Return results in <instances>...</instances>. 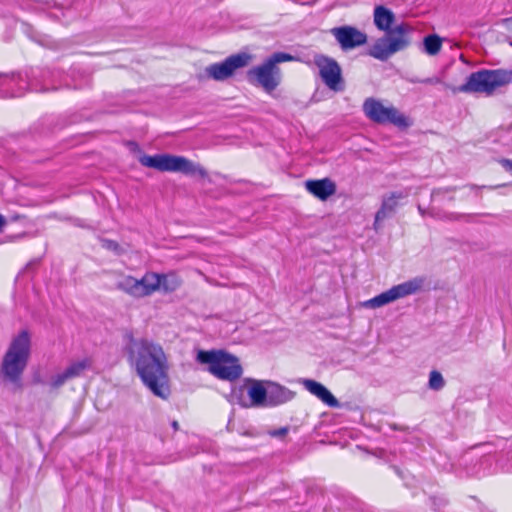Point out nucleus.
<instances>
[{
  "mask_svg": "<svg viewBox=\"0 0 512 512\" xmlns=\"http://www.w3.org/2000/svg\"><path fill=\"white\" fill-rule=\"evenodd\" d=\"M123 343L128 362L135 368L144 385L154 395L167 399L170 395L168 366L162 347L145 338L136 339L129 329L123 334Z\"/></svg>",
  "mask_w": 512,
  "mask_h": 512,
  "instance_id": "nucleus-1",
  "label": "nucleus"
},
{
  "mask_svg": "<svg viewBox=\"0 0 512 512\" xmlns=\"http://www.w3.org/2000/svg\"><path fill=\"white\" fill-rule=\"evenodd\" d=\"M31 355V335L28 330H21L14 336L5 352L0 376L4 383L11 385L13 392L22 390V376L27 368Z\"/></svg>",
  "mask_w": 512,
  "mask_h": 512,
  "instance_id": "nucleus-2",
  "label": "nucleus"
},
{
  "mask_svg": "<svg viewBox=\"0 0 512 512\" xmlns=\"http://www.w3.org/2000/svg\"><path fill=\"white\" fill-rule=\"evenodd\" d=\"M512 83V69H481L472 72L466 82L453 88V92L480 93L492 96L494 92Z\"/></svg>",
  "mask_w": 512,
  "mask_h": 512,
  "instance_id": "nucleus-3",
  "label": "nucleus"
},
{
  "mask_svg": "<svg viewBox=\"0 0 512 512\" xmlns=\"http://www.w3.org/2000/svg\"><path fill=\"white\" fill-rule=\"evenodd\" d=\"M294 57L285 52L273 53L262 64L247 72L250 84L263 88L267 93L274 91L281 83V70L277 64L292 61Z\"/></svg>",
  "mask_w": 512,
  "mask_h": 512,
  "instance_id": "nucleus-4",
  "label": "nucleus"
},
{
  "mask_svg": "<svg viewBox=\"0 0 512 512\" xmlns=\"http://www.w3.org/2000/svg\"><path fill=\"white\" fill-rule=\"evenodd\" d=\"M196 360L201 364H208V371L221 380L234 381L243 373L238 358L223 350H199Z\"/></svg>",
  "mask_w": 512,
  "mask_h": 512,
  "instance_id": "nucleus-5",
  "label": "nucleus"
},
{
  "mask_svg": "<svg viewBox=\"0 0 512 512\" xmlns=\"http://www.w3.org/2000/svg\"><path fill=\"white\" fill-rule=\"evenodd\" d=\"M139 163L142 166L153 168L161 172H181L189 176L199 175L202 178L207 176V172L202 166L195 164L183 156L171 154H155L151 156L144 154L139 157Z\"/></svg>",
  "mask_w": 512,
  "mask_h": 512,
  "instance_id": "nucleus-6",
  "label": "nucleus"
},
{
  "mask_svg": "<svg viewBox=\"0 0 512 512\" xmlns=\"http://www.w3.org/2000/svg\"><path fill=\"white\" fill-rule=\"evenodd\" d=\"M410 32L411 27L406 23L391 26L386 35L377 39L369 48L368 55L380 61H386L394 53L408 47L410 41L406 35Z\"/></svg>",
  "mask_w": 512,
  "mask_h": 512,
  "instance_id": "nucleus-7",
  "label": "nucleus"
},
{
  "mask_svg": "<svg viewBox=\"0 0 512 512\" xmlns=\"http://www.w3.org/2000/svg\"><path fill=\"white\" fill-rule=\"evenodd\" d=\"M245 384L232 389V397L242 407H266L267 383L265 380L246 378Z\"/></svg>",
  "mask_w": 512,
  "mask_h": 512,
  "instance_id": "nucleus-8",
  "label": "nucleus"
},
{
  "mask_svg": "<svg viewBox=\"0 0 512 512\" xmlns=\"http://www.w3.org/2000/svg\"><path fill=\"white\" fill-rule=\"evenodd\" d=\"M424 281V278L415 277L411 280L395 285L390 289L380 293L379 295L365 301L363 306L366 308L375 309L385 306L400 298L415 294L422 288Z\"/></svg>",
  "mask_w": 512,
  "mask_h": 512,
  "instance_id": "nucleus-9",
  "label": "nucleus"
},
{
  "mask_svg": "<svg viewBox=\"0 0 512 512\" xmlns=\"http://www.w3.org/2000/svg\"><path fill=\"white\" fill-rule=\"evenodd\" d=\"M365 115L376 123H392L398 127H408L409 122L406 116L401 114L394 107H384L382 103L374 98H367L363 104Z\"/></svg>",
  "mask_w": 512,
  "mask_h": 512,
  "instance_id": "nucleus-10",
  "label": "nucleus"
},
{
  "mask_svg": "<svg viewBox=\"0 0 512 512\" xmlns=\"http://www.w3.org/2000/svg\"><path fill=\"white\" fill-rule=\"evenodd\" d=\"M315 65L319 68V74L323 83L335 92L344 90L342 70L338 62L325 55H316Z\"/></svg>",
  "mask_w": 512,
  "mask_h": 512,
  "instance_id": "nucleus-11",
  "label": "nucleus"
},
{
  "mask_svg": "<svg viewBox=\"0 0 512 512\" xmlns=\"http://www.w3.org/2000/svg\"><path fill=\"white\" fill-rule=\"evenodd\" d=\"M29 81V90L34 92H46L57 90L63 80V73L60 70H51L49 68H32L27 73Z\"/></svg>",
  "mask_w": 512,
  "mask_h": 512,
  "instance_id": "nucleus-12",
  "label": "nucleus"
},
{
  "mask_svg": "<svg viewBox=\"0 0 512 512\" xmlns=\"http://www.w3.org/2000/svg\"><path fill=\"white\" fill-rule=\"evenodd\" d=\"M250 60V56L246 53H239L227 57L224 61L213 63L205 68L206 76L216 81H224L231 77L234 72L245 67Z\"/></svg>",
  "mask_w": 512,
  "mask_h": 512,
  "instance_id": "nucleus-13",
  "label": "nucleus"
},
{
  "mask_svg": "<svg viewBox=\"0 0 512 512\" xmlns=\"http://www.w3.org/2000/svg\"><path fill=\"white\" fill-rule=\"evenodd\" d=\"M26 91H30L27 73L25 76L20 73H0V98L21 97Z\"/></svg>",
  "mask_w": 512,
  "mask_h": 512,
  "instance_id": "nucleus-14",
  "label": "nucleus"
},
{
  "mask_svg": "<svg viewBox=\"0 0 512 512\" xmlns=\"http://www.w3.org/2000/svg\"><path fill=\"white\" fill-rule=\"evenodd\" d=\"M340 48L349 51L367 42V35L354 26L344 25L330 30Z\"/></svg>",
  "mask_w": 512,
  "mask_h": 512,
  "instance_id": "nucleus-15",
  "label": "nucleus"
},
{
  "mask_svg": "<svg viewBox=\"0 0 512 512\" xmlns=\"http://www.w3.org/2000/svg\"><path fill=\"white\" fill-rule=\"evenodd\" d=\"M91 366L92 361L90 358H84L82 360L72 362L63 372L51 377L50 386L53 389H58L68 380L80 377L83 372L91 368Z\"/></svg>",
  "mask_w": 512,
  "mask_h": 512,
  "instance_id": "nucleus-16",
  "label": "nucleus"
},
{
  "mask_svg": "<svg viewBox=\"0 0 512 512\" xmlns=\"http://www.w3.org/2000/svg\"><path fill=\"white\" fill-rule=\"evenodd\" d=\"M267 383V403L266 407H276L291 401L296 393L287 387L270 380Z\"/></svg>",
  "mask_w": 512,
  "mask_h": 512,
  "instance_id": "nucleus-17",
  "label": "nucleus"
},
{
  "mask_svg": "<svg viewBox=\"0 0 512 512\" xmlns=\"http://www.w3.org/2000/svg\"><path fill=\"white\" fill-rule=\"evenodd\" d=\"M299 382L308 392L316 396L327 406L332 408L340 407V402L338 399L322 383L307 378H302L299 380Z\"/></svg>",
  "mask_w": 512,
  "mask_h": 512,
  "instance_id": "nucleus-18",
  "label": "nucleus"
},
{
  "mask_svg": "<svg viewBox=\"0 0 512 512\" xmlns=\"http://www.w3.org/2000/svg\"><path fill=\"white\" fill-rule=\"evenodd\" d=\"M306 190L321 201L327 200L336 193V184L330 178L307 180Z\"/></svg>",
  "mask_w": 512,
  "mask_h": 512,
  "instance_id": "nucleus-19",
  "label": "nucleus"
},
{
  "mask_svg": "<svg viewBox=\"0 0 512 512\" xmlns=\"http://www.w3.org/2000/svg\"><path fill=\"white\" fill-rule=\"evenodd\" d=\"M408 196L406 192L394 191L389 196L384 197L380 209L376 212L374 228L377 229L379 222L389 217L398 206V201Z\"/></svg>",
  "mask_w": 512,
  "mask_h": 512,
  "instance_id": "nucleus-20",
  "label": "nucleus"
},
{
  "mask_svg": "<svg viewBox=\"0 0 512 512\" xmlns=\"http://www.w3.org/2000/svg\"><path fill=\"white\" fill-rule=\"evenodd\" d=\"M374 24L378 30L387 32L395 22V14L385 6L378 5L374 9Z\"/></svg>",
  "mask_w": 512,
  "mask_h": 512,
  "instance_id": "nucleus-21",
  "label": "nucleus"
},
{
  "mask_svg": "<svg viewBox=\"0 0 512 512\" xmlns=\"http://www.w3.org/2000/svg\"><path fill=\"white\" fill-rule=\"evenodd\" d=\"M138 287L140 292V298L149 296L155 291L159 290L161 283L159 280V273L147 272L141 279H138Z\"/></svg>",
  "mask_w": 512,
  "mask_h": 512,
  "instance_id": "nucleus-22",
  "label": "nucleus"
},
{
  "mask_svg": "<svg viewBox=\"0 0 512 512\" xmlns=\"http://www.w3.org/2000/svg\"><path fill=\"white\" fill-rule=\"evenodd\" d=\"M138 285V279L133 276H125L116 283V288L132 297L140 298Z\"/></svg>",
  "mask_w": 512,
  "mask_h": 512,
  "instance_id": "nucleus-23",
  "label": "nucleus"
},
{
  "mask_svg": "<svg viewBox=\"0 0 512 512\" xmlns=\"http://www.w3.org/2000/svg\"><path fill=\"white\" fill-rule=\"evenodd\" d=\"M159 280L161 283L160 289L165 292H174L182 284L180 277L175 272L159 274Z\"/></svg>",
  "mask_w": 512,
  "mask_h": 512,
  "instance_id": "nucleus-24",
  "label": "nucleus"
},
{
  "mask_svg": "<svg viewBox=\"0 0 512 512\" xmlns=\"http://www.w3.org/2000/svg\"><path fill=\"white\" fill-rule=\"evenodd\" d=\"M424 51L429 55H436L442 47V39L436 34H430L423 39Z\"/></svg>",
  "mask_w": 512,
  "mask_h": 512,
  "instance_id": "nucleus-25",
  "label": "nucleus"
},
{
  "mask_svg": "<svg viewBox=\"0 0 512 512\" xmlns=\"http://www.w3.org/2000/svg\"><path fill=\"white\" fill-rule=\"evenodd\" d=\"M445 386V380L442 374L437 370H432L429 374L428 387L431 390L439 391Z\"/></svg>",
  "mask_w": 512,
  "mask_h": 512,
  "instance_id": "nucleus-26",
  "label": "nucleus"
},
{
  "mask_svg": "<svg viewBox=\"0 0 512 512\" xmlns=\"http://www.w3.org/2000/svg\"><path fill=\"white\" fill-rule=\"evenodd\" d=\"M101 246L106 250L114 252L116 255H121L123 253L122 247L115 240L103 238L101 239Z\"/></svg>",
  "mask_w": 512,
  "mask_h": 512,
  "instance_id": "nucleus-27",
  "label": "nucleus"
},
{
  "mask_svg": "<svg viewBox=\"0 0 512 512\" xmlns=\"http://www.w3.org/2000/svg\"><path fill=\"white\" fill-rule=\"evenodd\" d=\"M456 190H457L456 186H449V187L433 189L432 193H431V201H436L440 196H442L446 193H453Z\"/></svg>",
  "mask_w": 512,
  "mask_h": 512,
  "instance_id": "nucleus-28",
  "label": "nucleus"
},
{
  "mask_svg": "<svg viewBox=\"0 0 512 512\" xmlns=\"http://www.w3.org/2000/svg\"><path fill=\"white\" fill-rule=\"evenodd\" d=\"M288 431H289L288 427H281L279 429L271 431L270 435L272 437L282 438V437H284L288 433Z\"/></svg>",
  "mask_w": 512,
  "mask_h": 512,
  "instance_id": "nucleus-29",
  "label": "nucleus"
},
{
  "mask_svg": "<svg viewBox=\"0 0 512 512\" xmlns=\"http://www.w3.org/2000/svg\"><path fill=\"white\" fill-rule=\"evenodd\" d=\"M499 163L506 171L512 172V159L502 158Z\"/></svg>",
  "mask_w": 512,
  "mask_h": 512,
  "instance_id": "nucleus-30",
  "label": "nucleus"
},
{
  "mask_svg": "<svg viewBox=\"0 0 512 512\" xmlns=\"http://www.w3.org/2000/svg\"><path fill=\"white\" fill-rule=\"evenodd\" d=\"M441 82L440 78L438 77H428L421 80L422 84H428V85H436Z\"/></svg>",
  "mask_w": 512,
  "mask_h": 512,
  "instance_id": "nucleus-31",
  "label": "nucleus"
},
{
  "mask_svg": "<svg viewBox=\"0 0 512 512\" xmlns=\"http://www.w3.org/2000/svg\"><path fill=\"white\" fill-rule=\"evenodd\" d=\"M418 211L419 213L422 215V216H426V215H430L432 217H436L437 215L434 213L433 209L431 210H426L424 208H422L421 205H418Z\"/></svg>",
  "mask_w": 512,
  "mask_h": 512,
  "instance_id": "nucleus-32",
  "label": "nucleus"
},
{
  "mask_svg": "<svg viewBox=\"0 0 512 512\" xmlns=\"http://www.w3.org/2000/svg\"><path fill=\"white\" fill-rule=\"evenodd\" d=\"M60 12L61 15L59 14H55L54 16L58 19V20H61L62 18H65L67 16V14H71L72 13V10L69 8V9H59L58 10Z\"/></svg>",
  "mask_w": 512,
  "mask_h": 512,
  "instance_id": "nucleus-33",
  "label": "nucleus"
},
{
  "mask_svg": "<svg viewBox=\"0 0 512 512\" xmlns=\"http://www.w3.org/2000/svg\"><path fill=\"white\" fill-rule=\"evenodd\" d=\"M470 189L472 190H480V189H494V188H497L498 186H477V185H474V184H471L469 185Z\"/></svg>",
  "mask_w": 512,
  "mask_h": 512,
  "instance_id": "nucleus-34",
  "label": "nucleus"
},
{
  "mask_svg": "<svg viewBox=\"0 0 512 512\" xmlns=\"http://www.w3.org/2000/svg\"><path fill=\"white\" fill-rule=\"evenodd\" d=\"M464 215L463 214H456V213H450L447 218L449 220H458L460 219L461 217H463Z\"/></svg>",
  "mask_w": 512,
  "mask_h": 512,
  "instance_id": "nucleus-35",
  "label": "nucleus"
},
{
  "mask_svg": "<svg viewBox=\"0 0 512 512\" xmlns=\"http://www.w3.org/2000/svg\"><path fill=\"white\" fill-rule=\"evenodd\" d=\"M7 220L6 218L0 214V232L3 230V228L6 226Z\"/></svg>",
  "mask_w": 512,
  "mask_h": 512,
  "instance_id": "nucleus-36",
  "label": "nucleus"
},
{
  "mask_svg": "<svg viewBox=\"0 0 512 512\" xmlns=\"http://www.w3.org/2000/svg\"><path fill=\"white\" fill-rule=\"evenodd\" d=\"M171 425L175 431L179 429V424L176 420L172 421Z\"/></svg>",
  "mask_w": 512,
  "mask_h": 512,
  "instance_id": "nucleus-37",
  "label": "nucleus"
},
{
  "mask_svg": "<svg viewBox=\"0 0 512 512\" xmlns=\"http://www.w3.org/2000/svg\"><path fill=\"white\" fill-rule=\"evenodd\" d=\"M421 80H422V79H419V78H410V79H409V82H410V83H414V84H416V83H421Z\"/></svg>",
  "mask_w": 512,
  "mask_h": 512,
  "instance_id": "nucleus-38",
  "label": "nucleus"
},
{
  "mask_svg": "<svg viewBox=\"0 0 512 512\" xmlns=\"http://www.w3.org/2000/svg\"><path fill=\"white\" fill-rule=\"evenodd\" d=\"M19 218H20V216H19V215H16V216H13V218H12V219H13V220H18Z\"/></svg>",
  "mask_w": 512,
  "mask_h": 512,
  "instance_id": "nucleus-39",
  "label": "nucleus"
},
{
  "mask_svg": "<svg viewBox=\"0 0 512 512\" xmlns=\"http://www.w3.org/2000/svg\"><path fill=\"white\" fill-rule=\"evenodd\" d=\"M450 201H454V196L449 197Z\"/></svg>",
  "mask_w": 512,
  "mask_h": 512,
  "instance_id": "nucleus-40",
  "label": "nucleus"
}]
</instances>
